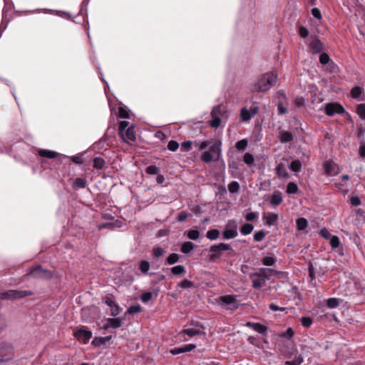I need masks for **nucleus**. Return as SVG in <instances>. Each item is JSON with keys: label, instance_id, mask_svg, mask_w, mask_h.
I'll return each mask as SVG.
<instances>
[{"label": "nucleus", "instance_id": "f257e3e1", "mask_svg": "<svg viewBox=\"0 0 365 365\" xmlns=\"http://www.w3.org/2000/svg\"><path fill=\"white\" fill-rule=\"evenodd\" d=\"M194 145L199 148L200 150H202L209 148V150L204 151L200 157L201 160L205 163H209L212 161H216L221 157L222 142L217 140H209L199 143L194 142Z\"/></svg>", "mask_w": 365, "mask_h": 365}, {"label": "nucleus", "instance_id": "f03ea898", "mask_svg": "<svg viewBox=\"0 0 365 365\" xmlns=\"http://www.w3.org/2000/svg\"><path fill=\"white\" fill-rule=\"evenodd\" d=\"M277 271L269 268H260L258 272L250 274V279L252 280V287L258 289L263 287L266 282L271 277L277 274Z\"/></svg>", "mask_w": 365, "mask_h": 365}, {"label": "nucleus", "instance_id": "7ed1b4c3", "mask_svg": "<svg viewBox=\"0 0 365 365\" xmlns=\"http://www.w3.org/2000/svg\"><path fill=\"white\" fill-rule=\"evenodd\" d=\"M277 76L274 72H268L262 75L252 86V92H265L268 91L277 81Z\"/></svg>", "mask_w": 365, "mask_h": 365}, {"label": "nucleus", "instance_id": "20e7f679", "mask_svg": "<svg viewBox=\"0 0 365 365\" xmlns=\"http://www.w3.org/2000/svg\"><path fill=\"white\" fill-rule=\"evenodd\" d=\"M217 302L221 307H223L231 311L236 310L239 307L236 295L222 296L218 299Z\"/></svg>", "mask_w": 365, "mask_h": 365}, {"label": "nucleus", "instance_id": "39448f33", "mask_svg": "<svg viewBox=\"0 0 365 365\" xmlns=\"http://www.w3.org/2000/svg\"><path fill=\"white\" fill-rule=\"evenodd\" d=\"M204 327L200 323H192L189 326H186L183 330L182 333L187 335L190 337H193L196 335H205V333L203 331Z\"/></svg>", "mask_w": 365, "mask_h": 365}, {"label": "nucleus", "instance_id": "423d86ee", "mask_svg": "<svg viewBox=\"0 0 365 365\" xmlns=\"http://www.w3.org/2000/svg\"><path fill=\"white\" fill-rule=\"evenodd\" d=\"M238 235L237 225L234 220L228 221L225 230L222 232L224 240H230L236 237Z\"/></svg>", "mask_w": 365, "mask_h": 365}, {"label": "nucleus", "instance_id": "0eeeda50", "mask_svg": "<svg viewBox=\"0 0 365 365\" xmlns=\"http://www.w3.org/2000/svg\"><path fill=\"white\" fill-rule=\"evenodd\" d=\"M285 356L290 359L289 361H285V365H301L304 361L302 354H299L296 349L289 351Z\"/></svg>", "mask_w": 365, "mask_h": 365}, {"label": "nucleus", "instance_id": "6e6552de", "mask_svg": "<svg viewBox=\"0 0 365 365\" xmlns=\"http://www.w3.org/2000/svg\"><path fill=\"white\" fill-rule=\"evenodd\" d=\"M31 292L28 291L19 290H8L0 293V299H15L23 298L26 296L31 295Z\"/></svg>", "mask_w": 365, "mask_h": 365}, {"label": "nucleus", "instance_id": "1a4fd4ad", "mask_svg": "<svg viewBox=\"0 0 365 365\" xmlns=\"http://www.w3.org/2000/svg\"><path fill=\"white\" fill-rule=\"evenodd\" d=\"M92 335V331L84 329V327H77L73 331V336L84 344L89 341Z\"/></svg>", "mask_w": 365, "mask_h": 365}, {"label": "nucleus", "instance_id": "9d476101", "mask_svg": "<svg viewBox=\"0 0 365 365\" xmlns=\"http://www.w3.org/2000/svg\"><path fill=\"white\" fill-rule=\"evenodd\" d=\"M13 356V346L7 342L0 343V361H7Z\"/></svg>", "mask_w": 365, "mask_h": 365}, {"label": "nucleus", "instance_id": "9b49d317", "mask_svg": "<svg viewBox=\"0 0 365 365\" xmlns=\"http://www.w3.org/2000/svg\"><path fill=\"white\" fill-rule=\"evenodd\" d=\"M344 112V108L343 106L337 103H329L324 107V113L329 116H332L335 114H342Z\"/></svg>", "mask_w": 365, "mask_h": 365}, {"label": "nucleus", "instance_id": "f8f14e48", "mask_svg": "<svg viewBox=\"0 0 365 365\" xmlns=\"http://www.w3.org/2000/svg\"><path fill=\"white\" fill-rule=\"evenodd\" d=\"M231 250L233 251L232 248L227 244L225 243H220L219 245H212L210 248V252L213 254L210 255V259H214L220 257V255L217 252L221 251H227Z\"/></svg>", "mask_w": 365, "mask_h": 365}, {"label": "nucleus", "instance_id": "ddd939ff", "mask_svg": "<svg viewBox=\"0 0 365 365\" xmlns=\"http://www.w3.org/2000/svg\"><path fill=\"white\" fill-rule=\"evenodd\" d=\"M29 274L36 278H51L52 276L49 271L43 269L40 266L34 268Z\"/></svg>", "mask_w": 365, "mask_h": 365}, {"label": "nucleus", "instance_id": "4468645a", "mask_svg": "<svg viewBox=\"0 0 365 365\" xmlns=\"http://www.w3.org/2000/svg\"><path fill=\"white\" fill-rule=\"evenodd\" d=\"M319 61L322 65H327L330 72H334L338 69L337 66L331 61L329 56L326 53L320 55Z\"/></svg>", "mask_w": 365, "mask_h": 365}, {"label": "nucleus", "instance_id": "2eb2a0df", "mask_svg": "<svg viewBox=\"0 0 365 365\" xmlns=\"http://www.w3.org/2000/svg\"><path fill=\"white\" fill-rule=\"evenodd\" d=\"M123 324V319L121 318H108L106 323L103 325V329H108L109 328L117 329L122 326Z\"/></svg>", "mask_w": 365, "mask_h": 365}, {"label": "nucleus", "instance_id": "dca6fc26", "mask_svg": "<svg viewBox=\"0 0 365 365\" xmlns=\"http://www.w3.org/2000/svg\"><path fill=\"white\" fill-rule=\"evenodd\" d=\"M309 48L312 53H318L322 51L323 45L319 38H314L311 41Z\"/></svg>", "mask_w": 365, "mask_h": 365}, {"label": "nucleus", "instance_id": "f3484780", "mask_svg": "<svg viewBox=\"0 0 365 365\" xmlns=\"http://www.w3.org/2000/svg\"><path fill=\"white\" fill-rule=\"evenodd\" d=\"M120 136L122 137L123 140L128 143L130 141H135V134L133 127H129L126 130L123 132V133L120 134Z\"/></svg>", "mask_w": 365, "mask_h": 365}, {"label": "nucleus", "instance_id": "a211bd4d", "mask_svg": "<svg viewBox=\"0 0 365 365\" xmlns=\"http://www.w3.org/2000/svg\"><path fill=\"white\" fill-rule=\"evenodd\" d=\"M196 346L195 344H185L181 347L175 348L170 350V353L173 355L180 354L182 353H185L195 349Z\"/></svg>", "mask_w": 365, "mask_h": 365}, {"label": "nucleus", "instance_id": "6ab92c4d", "mask_svg": "<svg viewBox=\"0 0 365 365\" xmlns=\"http://www.w3.org/2000/svg\"><path fill=\"white\" fill-rule=\"evenodd\" d=\"M324 170L327 174L329 175H336L338 173V167L332 161H327L324 164Z\"/></svg>", "mask_w": 365, "mask_h": 365}, {"label": "nucleus", "instance_id": "aec40b11", "mask_svg": "<svg viewBox=\"0 0 365 365\" xmlns=\"http://www.w3.org/2000/svg\"><path fill=\"white\" fill-rule=\"evenodd\" d=\"M247 327L252 328L255 331L262 334H267V328L261 324L259 323H254L248 322L246 324Z\"/></svg>", "mask_w": 365, "mask_h": 365}, {"label": "nucleus", "instance_id": "412c9836", "mask_svg": "<svg viewBox=\"0 0 365 365\" xmlns=\"http://www.w3.org/2000/svg\"><path fill=\"white\" fill-rule=\"evenodd\" d=\"M278 138L282 143H289L293 140L292 133L287 130H280Z\"/></svg>", "mask_w": 365, "mask_h": 365}, {"label": "nucleus", "instance_id": "4be33fe9", "mask_svg": "<svg viewBox=\"0 0 365 365\" xmlns=\"http://www.w3.org/2000/svg\"><path fill=\"white\" fill-rule=\"evenodd\" d=\"M38 154L41 157L47 158H56L58 156V153L54 151L48 150H39Z\"/></svg>", "mask_w": 365, "mask_h": 365}, {"label": "nucleus", "instance_id": "5701e85b", "mask_svg": "<svg viewBox=\"0 0 365 365\" xmlns=\"http://www.w3.org/2000/svg\"><path fill=\"white\" fill-rule=\"evenodd\" d=\"M111 339H112L111 336H105V337H96L92 341V344H93L94 346H101V345H103V344H106Z\"/></svg>", "mask_w": 365, "mask_h": 365}, {"label": "nucleus", "instance_id": "b1692460", "mask_svg": "<svg viewBox=\"0 0 365 365\" xmlns=\"http://www.w3.org/2000/svg\"><path fill=\"white\" fill-rule=\"evenodd\" d=\"M282 202V197L281 193L277 191L274 192L271 197L270 202L272 205H278Z\"/></svg>", "mask_w": 365, "mask_h": 365}, {"label": "nucleus", "instance_id": "393cba45", "mask_svg": "<svg viewBox=\"0 0 365 365\" xmlns=\"http://www.w3.org/2000/svg\"><path fill=\"white\" fill-rule=\"evenodd\" d=\"M276 170L277 174L280 178H287L289 176L286 167L282 163H280L277 165Z\"/></svg>", "mask_w": 365, "mask_h": 365}, {"label": "nucleus", "instance_id": "a878e982", "mask_svg": "<svg viewBox=\"0 0 365 365\" xmlns=\"http://www.w3.org/2000/svg\"><path fill=\"white\" fill-rule=\"evenodd\" d=\"M86 186V180L81 178H76L73 184L74 189L78 190L80 188H84Z\"/></svg>", "mask_w": 365, "mask_h": 365}, {"label": "nucleus", "instance_id": "bb28decb", "mask_svg": "<svg viewBox=\"0 0 365 365\" xmlns=\"http://www.w3.org/2000/svg\"><path fill=\"white\" fill-rule=\"evenodd\" d=\"M277 262V258L274 257H264L261 259V262L263 265L265 266H272L274 265Z\"/></svg>", "mask_w": 365, "mask_h": 365}, {"label": "nucleus", "instance_id": "cd10ccee", "mask_svg": "<svg viewBox=\"0 0 365 365\" xmlns=\"http://www.w3.org/2000/svg\"><path fill=\"white\" fill-rule=\"evenodd\" d=\"M341 302V300L339 299H337V298H334V297L329 298L327 300V306L329 309H334L339 306V304Z\"/></svg>", "mask_w": 365, "mask_h": 365}, {"label": "nucleus", "instance_id": "c85d7f7f", "mask_svg": "<svg viewBox=\"0 0 365 365\" xmlns=\"http://www.w3.org/2000/svg\"><path fill=\"white\" fill-rule=\"evenodd\" d=\"M194 248V245L191 242H185L182 244L180 250L182 253L188 254Z\"/></svg>", "mask_w": 365, "mask_h": 365}, {"label": "nucleus", "instance_id": "c756f323", "mask_svg": "<svg viewBox=\"0 0 365 365\" xmlns=\"http://www.w3.org/2000/svg\"><path fill=\"white\" fill-rule=\"evenodd\" d=\"M172 274L174 275H180L185 272V268L182 265H176L170 269Z\"/></svg>", "mask_w": 365, "mask_h": 365}, {"label": "nucleus", "instance_id": "7c9ffc66", "mask_svg": "<svg viewBox=\"0 0 365 365\" xmlns=\"http://www.w3.org/2000/svg\"><path fill=\"white\" fill-rule=\"evenodd\" d=\"M297 227L299 230H304L307 227V220L304 217H299L296 221Z\"/></svg>", "mask_w": 365, "mask_h": 365}, {"label": "nucleus", "instance_id": "2f4dec72", "mask_svg": "<svg viewBox=\"0 0 365 365\" xmlns=\"http://www.w3.org/2000/svg\"><path fill=\"white\" fill-rule=\"evenodd\" d=\"M220 236V231L217 229L210 230L207 232L206 237L210 240H215Z\"/></svg>", "mask_w": 365, "mask_h": 365}, {"label": "nucleus", "instance_id": "473e14b6", "mask_svg": "<svg viewBox=\"0 0 365 365\" xmlns=\"http://www.w3.org/2000/svg\"><path fill=\"white\" fill-rule=\"evenodd\" d=\"M240 116L242 121H247L252 117L250 110L245 108H242Z\"/></svg>", "mask_w": 365, "mask_h": 365}, {"label": "nucleus", "instance_id": "72a5a7b5", "mask_svg": "<svg viewBox=\"0 0 365 365\" xmlns=\"http://www.w3.org/2000/svg\"><path fill=\"white\" fill-rule=\"evenodd\" d=\"M105 165V160L101 157H96L93 159V168L101 170Z\"/></svg>", "mask_w": 365, "mask_h": 365}, {"label": "nucleus", "instance_id": "f704fd0d", "mask_svg": "<svg viewBox=\"0 0 365 365\" xmlns=\"http://www.w3.org/2000/svg\"><path fill=\"white\" fill-rule=\"evenodd\" d=\"M141 310H142L141 306L138 304H133V305L130 306L128 309L126 314H135L137 313H140L141 312Z\"/></svg>", "mask_w": 365, "mask_h": 365}, {"label": "nucleus", "instance_id": "c9c22d12", "mask_svg": "<svg viewBox=\"0 0 365 365\" xmlns=\"http://www.w3.org/2000/svg\"><path fill=\"white\" fill-rule=\"evenodd\" d=\"M139 268L143 274H146L150 269V263L147 260H142L140 262Z\"/></svg>", "mask_w": 365, "mask_h": 365}, {"label": "nucleus", "instance_id": "e433bc0d", "mask_svg": "<svg viewBox=\"0 0 365 365\" xmlns=\"http://www.w3.org/2000/svg\"><path fill=\"white\" fill-rule=\"evenodd\" d=\"M289 168L292 171L298 173V172L301 171L302 164H301L300 161L298 160H293L290 163Z\"/></svg>", "mask_w": 365, "mask_h": 365}, {"label": "nucleus", "instance_id": "4c0bfd02", "mask_svg": "<svg viewBox=\"0 0 365 365\" xmlns=\"http://www.w3.org/2000/svg\"><path fill=\"white\" fill-rule=\"evenodd\" d=\"M253 226L250 224H245L242 226L240 232L242 235H247L250 234L253 230Z\"/></svg>", "mask_w": 365, "mask_h": 365}, {"label": "nucleus", "instance_id": "58836bf2", "mask_svg": "<svg viewBox=\"0 0 365 365\" xmlns=\"http://www.w3.org/2000/svg\"><path fill=\"white\" fill-rule=\"evenodd\" d=\"M180 259V256L178 254L173 253L170 254L167 258V263L168 264H174L178 262Z\"/></svg>", "mask_w": 365, "mask_h": 365}, {"label": "nucleus", "instance_id": "ea45409f", "mask_svg": "<svg viewBox=\"0 0 365 365\" xmlns=\"http://www.w3.org/2000/svg\"><path fill=\"white\" fill-rule=\"evenodd\" d=\"M301 351H302V354H302V356H308L309 354H312V351H313V348L312 347V346H309V345H307V344H302L301 346Z\"/></svg>", "mask_w": 365, "mask_h": 365}, {"label": "nucleus", "instance_id": "a19ab883", "mask_svg": "<svg viewBox=\"0 0 365 365\" xmlns=\"http://www.w3.org/2000/svg\"><path fill=\"white\" fill-rule=\"evenodd\" d=\"M228 190L231 193H237L240 190V185L236 181H232L228 185Z\"/></svg>", "mask_w": 365, "mask_h": 365}, {"label": "nucleus", "instance_id": "79ce46f5", "mask_svg": "<svg viewBox=\"0 0 365 365\" xmlns=\"http://www.w3.org/2000/svg\"><path fill=\"white\" fill-rule=\"evenodd\" d=\"M298 187L294 182H289L287 186V192L289 194H294L297 192Z\"/></svg>", "mask_w": 365, "mask_h": 365}, {"label": "nucleus", "instance_id": "37998d69", "mask_svg": "<svg viewBox=\"0 0 365 365\" xmlns=\"http://www.w3.org/2000/svg\"><path fill=\"white\" fill-rule=\"evenodd\" d=\"M247 144L248 141L246 139H242L235 143V148L239 150H243L247 148Z\"/></svg>", "mask_w": 365, "mask_h": 365}, {"label": "nucleus", "instance_id": "c03bdc74", "mask_svg": "<svg viewBox=\"0 0 365 365\" xmlns=\"http://www.w3.org/2000/svg\"><path fill=\"white\" fill-rule=\"evenodd\" d=\"M278 216L277 214H270L266 217L267 224L269 225H273L277 222Z\"/></svg>", "mask_w": 365, "mask_h": 365}, {"label": "nucleus", "instance_id": "a18cd8bd", "mask_svg": "<svg viewBox=\"0 0 365 365\" xmlns=\"http://www.w3.org/2000/svg\"><path fill=\"white\" fill-rule=\"evenodd\" d=\"M121 311V308L117 303H114L113 307H110V314L113 317H117Z\"/></svg>", "mask_w": 365, "mask_h": 365}, {"label": "nucleus", "instance_id": "49530a36", "mask_svg": "<svg viewBox=\"0 0 365 365\" xmlns=\"http://www.w3.org/2000/svg\"><path fill=\"white\" fill-rule=\"evenodd\" d=\"M356 113L361 119H365V104L361 103L357 106Z\"/></svg>", "mask_w": 365, "mask_h": 365}, {"label": "nucleus", "instance_id": "de8ad7c7", "mask_svg": "<svg viewBox=\"0 0 365 365\" xmlns=\"http://www.w3.org/2000/svg\"><path fill=\"white\" fill-rule=\"evenodd\" d=\"M362 93V88L359 86L354 87L351 91V96L354 98H358Z\"/></svg>", "mask_w": 365, "mask_h": 365}, {"label": "nucleus", "instance_id": "09e8293b", "mask_svg": "<svg viewBox=\"0 0 365 365\" xmlns=\"http://www.w3.org/2000/svg\"><path fill=\"white\" fill-rule=\"evenodd\" d=\"M192 144L190 140L184 141L181 143V150L184 152H188L192 149Z\"/></svg>", "mask_w": 365, "mask_h": 365}, {"label": "nucleus", "instance_id": "8fccbe9b", "mask_svg": "<svg viewBox=\"0 0 365 365\" xmlns=\"http://www.w3.org/2000/svg\"><path fill=\"white\" fill-rule=\"evenodd\" d=\"M254 157L250 153H246L243 158V161L248 165H252L254 163Z\"/></svg>", "mask_w": 365, "mask_h": 365}, {"label": "nucleus", "instance_id": "3c124183", "mask_svg": "<svg viewBox=\"0 0 365 365\" xmlns=\"http://www.w3.org/2000/svg\"><path fill=\"white\" fill-rule=\"evenodd\" d=\"M187 237L190 240H196L200 236V232L195 230H191L187 232Z\"/></svg>", "mask_w": 365, "mask_h": 365}, {"label": "nucleus", "instance_id": "603ef678", "mask_svg": "<svg viewBox=\"0 0 365 365\" xmlns=\"http://www.w3.org/2000/svg\"><path fill=\"white\" fill-rule=\"evenodd\" d=\"M330 245L332 248H334V249L337 248L340 245L339 238L336 235H333L330 238Z\"/></svg>", "mask_w": 365, "mask_h": 365}, {"label": "nucleus", "instance_id": "864d4df0", "mask_svg": "<svg viewBox=\"0 0 365 365\" xmlns=\"http://www.w3.org/2000/svg\"><path fill=\"white\" fill-rule=\"evenodd\" d=\"M301 322H302V324L303 327L308 328V327H311L313 321H312V318L309 317H303L301 319Z\"/></svg>", "mask_w": 365, "mask_h": 365}, {"label": "nucleus", "instance_id": "5fc2aeb1", "mask_svg": "<svg viewBox=\"0 0 365 365\" xmlns=\"http://www.w3.org/2000/svg\"><path fill=\"white\" fill-rule=\"evenodd\" d=\"M179 148V144L175 140H170L168 143V148L169 150L175 152Z\"/></svg>", "mask_w": 365, "mask_h": 365}, {"label": "nucleus", "instance_id": "6e6d98bb", "mask_svg": "<svg viewBox=\"0 0 365 365\" xmlns=\"http://www.w3.org/2000/svg\"><path fill=\"white\" fill-rule=\"evenodd\" d=\"M212 119L210 120V125L213 128H217L221 123V119L219 116H212Z\"/></svg>", "mask_w": 365, "mask_h": 365}, {"label": "nucleus", "instance_id": "4d7b16f0", "mask_svg": "<svg viewBox=\"0 0 365 365\" xmlns=\"http://www.w3.org/2000/svg\"><path fill=\"white\" fill-rule=\"evenodd\" d=\"M165 252V250L160 247H156L153 249V255L155 257H160Z\"/></svg>", "mask_w": 365, "mask_h": 365}, {"label": "nucleus", "instance_id": "13d9d810", "mask_svg": "<svg viewBox=\"0 0 365 365\" xmlns=\"http://www.w3.org/2000/svg\"><path fill=\"white\" fill-rule=\"evenodd\" d=\"M178 286L183 288L187 289L193 287V283L191 281L185 279L178 284Z\"/></svg>", "mask_w": 365, "mask_h": 365}, {"label": "nucleus", "instance_id": "bf43d9fd", "mask_svg": "<svg viewBox=\"0 0 365 365\" xmlns=\"http://www.w3.org/2000/svg\"><path fill=\"white\" fill-rule=\"evenodd\" d=\"M320 235L326 240H330L332 237L330 232L327 228H322L319 232Z\"/></svg>", "mask_w": 365, "mask_h": 365}, {"label": "nucleus", "instance_id": "052dcab7", "mask_svg": "<svg viewBox=\"0 0 365 365\" xmlns=\"http://www.w3.org/2000/svg\"><path fill=\"white\" fill-rule=\"evenodd\" d=\"M265 237V233L264 231L260 230L255 233L254 235V240L256 242H260L262 241L264 237Z\"/></svg>", "mask_w": 365, "mask_h": 365}, {"label": "nucleus", "instance_id": "680f3d73", "mask_svg": "<svg viewBox=\"0 0 365 365\" xmlns=\"http://www.w3.org/2000/svg\"><path fill=\"white\" fill-rule=\"evenodd\" d=\"M152 297H153V294L150 292H144L141 295L140 299L143 302L146 303L152 299Z\"/></svg>", "mask_w": 365, "mask_h": 365}, {"label": "nucleus", "instance_id": "e2e57ef3", "mask_svg": "<svg viewBox=\"0 0 365 365\" xmlns=\"http://www.w3.org/2000/svg\"><path fill=\"white\" fill-rule=\"evenodd\" d=\"M128 125H129V123L128 121H125V120H123L119 124V133L120 135L121 133H123V132L125 130H126L129 127H128Z\"/></svg>", "mask_w": 365, "mask_h": 365}, {"label": "nucleus", "instance_id": "0e129e2a", "mask_svg": "<svg viewBox=\"0 0 365 365\" xmlns=\"http://www.w3.org/2000/svg\"><path fill=\"white\" fill-rule=\"evenodd\" d=\"M299 34L302 38H307L309 34V31L306 27L300 26L299 29Z\"/></svg>", "mask_w": 365, "mask_h": 365}, {"label": "nucleus", "instance_id": "69168bd1", "mask_svg": "<svg viewBox=\"0 0 365 365\" xmlns=\"http://www.w3.org/2000/svg\"><path fill=\"white\" fill-rule=\"evenodd\" d=\"M146 173L150 175H156L158 173L159 169L155 165H150L146 168Z\"/></svg>", "mask_w": 365, "mask_h": 365}, {"label": "nucleus", "instance_id": "338daca9", "mask_svg": "<svg viewBox=\"0 0 365 365\" xmlns=\"http://www.w3.org/2000/svg\"><path fill=\"white\" fill-rule=\"evenodd\" d=\"M221 113H222L221 106H215L211 112V115L220 117Z\"/></svg>", "mask_w": 365, "mask_h": 365}, {"label": "nucleus", "instance_id": "774afa93", "mask_svg": "<svg viewBox=\"0 0 365 365\" xmlns=\"http://www.w3.org/2000/svg\"><path fill=\"white\" fill-rule=\"evenodd\" d=\"M257 217H258L257 212H250L246 215L245 219L247 221H252Z\"/></svg>", "mask_w": 365, "mask_h": 365}]
</instances>
